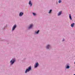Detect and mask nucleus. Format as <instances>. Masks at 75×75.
Wrapping results in <instances>:
<instances>
[{
  "mask_svg": "<svg viewBox=\"0 0 75 75\" xmlns=\"http://www.w3.org/2000/svg\"><path fill=\"white\" fill-rule=\"evenodd\" d=\"M31 70L32 71L33 69H32L31 68V66H30L28 67V68L26 69L25 71V74H26V73H27V72H30V71Z\"/></svg>",
  "mask_w": 75,
  "mask_h": 75,
  "instance_id": "1",
  "label": "nucleus"
},
{
  "mask_svg": "<svg viewBox=\"0 0 75 75\" xmlns=\"http://www.w3.org/2000/svg\"><path fill=\"white\" fill-rule=\"evenodd\" d=\"M45 48L47 50L50 51L51 49V45L50 44H47L46 45Z\"/></svg>",
  "mask_w": 75,
  "mask_h": 75,
  "instance_id": "2",
  "label": "nucleus"
},
{
  "mask_svg": "<svg viewBox=\"0 0 75 75\" xmlns=\"http://www.w3.org/2000/svg\"><path fill=\"white\" fill-rule=\"evenodd\" d=\"M16 61V58H13V59H12L10 61V63H11V65H13L14 63H15Z\"/></svg>",
  "mask_w": 75,
  "mask_h": 75,
  "instance_id": "3",
  "label": "nucleus"
},
{
  "mask_svg": "<svg viewBox=\"0 0 75 75\" xmlns=\"http://www.w3.org/2000/svg\"><path fill=\"white\" fill-rule=\"evenodd\" d=\"M17 28V25L16 24L14 25L12 27V31H14L16 28Z\"/></svg>",
  "mask_w": 75,
  "mask_h": 75,
  "instance_id": "4",
  "label": "nucleus"
},
{
  "mask_svg": "<svg viewBox=\"0 0 75 75\" xmlns=\"http://www.w3.org/2000/svg\"><path fill=\"white\" fill-rule=\"evenodd\" d=\"M39 66V64H38V62H36L34 65V68H37Z\"/></svg>",
  "mask_w": 75,
  "mask_h": 75,
  "instance_id": "5",
  "label": "nucleus"
},
{
  "mask_svg": "<svg viewBox=\"0 0 75 75\" xmlns=\"http://www.w3.org/2000/svg\"><path fill=\"white\" fill-rule=\"evenodd\" d=\"M33 27V24H31L30 25V26L28 27V29H31Z\"/></svg>",
  "mask_w": 75,
  "mask_h": 75,
  "instance_id": "6",
  "label": "nucleus"
},
{
  "mask_svg": "<svg viewBox=\"0 0 75 75\" xmlns=\"http://www.w3.org/2000/svg\"><path fill=\"white\" fill-rule=\"evenodd\" d=\"M23 15H24V13L22 12H20L19 14V16L20 17H22Z\"/></svg>",
  "mask_w": 75,
  "mask_h": 75,
  "instance_id": "7",
  "label": "nucleus"
},
{
  "mask_svg": "<svg viewBox=\"0 0 75 75\" xmlns=\"http://www.w3.org/2000/svg\"><path fill=\"white\" fill-rule=\"evenodd\" d=\"M66 69H69V68H70V66H69V64H67L66 65Z\"/></svg>",
  "mask_w": 75,
  "mask_h": 75,
  "instance_id": "8",
  "label": "nucleus"
},
{
  "mask_svg": "<svg viewBox=\"0 0 75 75\" xmlns=\"http://www.w3.org/2000/svg\"><path fill=\"white\" fill-rule=\"evenodd\" d=\"M29 4L30 6V7H31L32 6H33V4H32V3L31 2V0H30L29 2Z\"/></svg>",
  "mask_w": 75,
  "mask_h": 75,
  "instance_id": "9",
  "label": "nucleus"
},
{
  "mask_svg": "<svg viewBox=\"0 0 75 75\" xmlns=\"http://www.w3.org/2000/svg\"><path fill=\"white\" fill-rule=\"evenodd\" d=\"M7 25L6 24L4 27L2 28V30H5V28H7Z\"/></svg>",
  "mask_w": 75,
  "mask_h": 75,
  "instance_id": "10",
  "label": "nucleus"
},
{
  "mask_svg": "<svg viewBox=\"0 0 75 75\" xmlns=\"http://www.w3.org/2000/svg\"><path fill=\"white\" fill-rule=\"evenodd\" d=\"M62 11H61L59 12L58 13V16H61V14H62Z\"/></svg>",
  "mask_w": 75,
  "mask_h": 75,
  "instance_id": "11",
  "label": "nucleus"
},
{
  "mask_svg": "<svg viewBox=\"0 0 75 75\" xmlns=\"http://www.w3.org/2000/svg\"><path fill=\"white\" fill-rule=\"evenodd\" d=\"M39 33H40V30H38L37 31L35 32V34H39Z\"/></svg>",
  "mask_w": 75,
  "mask_h": 75,
  "instance_id": "12",
  "label": "nucleus"
},
{
  "mask_svg": "<svg viewBox=\"0 0 75 75\" xmlns=\"http://www.w3.org/2000/svg\"><path fill=\"white\" fill-rule=\"evenodd\" d=\"M74 25H75V23H73L71 24V27H74Z\"/></svg>",
  "mask_w": 75,
  "mask_h": 75,
  "instance_id": "13",
  "label": "nucleus"
},
{
  "mask_svg": "<svg viewBox=\"0 0 75 75\" xmlns=\"http://www.w3.org/2000/svg\"><path fill=\"white\" fill-rule=\"evenodd\" d=\"M52 11V9L50 10L48 12L49 14H50V13H51Z\"/></svg>",
  "mask_w": 75,
  "mask_h": 75,
  "instance_id": "14",
  "label": "nucleus"
},
{
  "mask_svg": "<svg viewBox=\"0 0 75 75\" xmlns=\"http://www.w3.org/2000/svg\"><path fill=\"white\" fill-rule=\"evenodd\" d=\"M69 18L71 20H72V17H71V14H69Z\"/></svg>",
  "mask_w": 75,
  "mask_h": 75,
  "instance_id": "15",
  "label": "nucleus"
},
{
  "mask_svg": "<svg viewBox=\"0 0 75 75\" xmlns=\"http://www.w3.org/2000/svg\"><path fill=\"white\" fill-rule=\"evenodd\" d=\"M32 14L34 16H37V14L36 13L33 12L32 13Z\"/></svg>",
  "mask_w": 75,
  "mask_h": 75,
  "instance_id": "16",
  "label": "nucleus"
},
{
  "mask_svg": "<svg viewBox=\"0 0 75 75\" xmlns=\"http://www.w3.org/2000/svg\"><path fill=\"white\" fill-rule=\"evenodd\" d=\"M61 2H62V1H61V0H59V3H61Z\"/></svg>",
  "mask_w": 75,
  "mask_h": 75,
  "instance_id": "17",
  "label": "nucleus"
},
{
  "mask_svg": "<svg viewBox=\"0 0 75 75\" xmlns=\"http://www.w3.org/2000/svg\"><path fill=\"white\" fill-rule=\"evenodd\" d=\"M64 41H65V39H63L62 40V41L64 42Z\"/></svg>",
  "mask_w": 75,
  "mask_h": 75,
  "instance_id": "18",
  "label": "nucleus"
},
{
  "mask_svg": "<svg viewBox=\"0 0 75 75\" xmlns=\"http://www.w3.org/2000/svg\"><path fill=\"white\" fill-rule=\"evenodd\" d=\"M56 4H58V2H56Z\"/></svg>",
  "mask_w": 75,
  "mask_h": 75,
  "instance_id": "19",
  "label": "nucleus"
},
{
  "mask_svg": "<svg viewBox=\"0 0 75 75\" xmlns=\"http://www.w3.org/2000/svg\"><path fill=\"white\" fill-rule=\"evenodd\" d=\"M74 64H75V61L74 62Z\"/></svg>",
  "mask_w": 75,
  "mask_h": 75,
  "instance_id": "20",
  "label": "nucleus"
},
{
  "mask_svg": "<svg viewBox=\"0 0 75 75\" xmlns=\"http://www.w3.org/2000/svg\"><path fill=\"white\" fill-rule=\"evenodd\" d=\"M73 75H75V74H74Z\"/></svg>",
  "mask_w": 75,
  "mask_h": 75,
  "instance_id": "21",
  "label": "nucleus"
}]
</instances>
